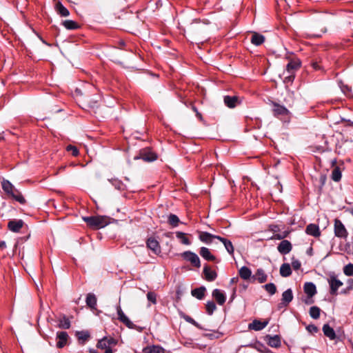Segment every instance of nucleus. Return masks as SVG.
Returning a JSON list of instances; mask_svg holds the SVG:
<instances>
[{"label": "nucleus", "mask_w": 353, "mask_h": 353, "mask_svg": "<svg viewBox=\"0 0 353 353\" xmlns=\"http://www.w3.org/2000/svg\"><path fill=\"white\" fill-rule=\"evenodd\" d=\"M347 284L348 286L347 288V290L344 291V292H346V291H349L350 290H353V279H350L347 280Z\"/></svg>", "instance_id": "52"}, {"label": "nucleus", "mask_w": 353, "mask_h": 353, "mask_svg": "<svg viewBox=\"0 0 353 353\" xmlns=\"http://www.w3.org/2000/svg\"><path fill=\"white\" fill-rule=\"evenodd\" d=\"M196 117H197L198 118H199L200 119H202V116H201V114L199 112H197V114H196Z\"/></svg>", "instance_id": "59"}, {"label": "nucleus", "mask_w": 353, "mask_h": 353, "mask_svg": "<svg viewBox=\"0 0 353 353\" xmlns=\"http://www.w3.org/2000/svg\"><path fill=\"white\" fill-rule=\"evenodd\" d=\"M239 273L241 278L244 280L249 279L252 275V272L250 269L245 266L242 267L239 270Z\"/></svg>", "instance_id": "32"}, {"label": "nucleus", "mask_w": 353, "mask_h": 353, "mask_svg": "<svg viewBox=\"0 0 353 353\" xmlns=\"http://www.w3.org/2000/svg\"><path fill=\"white\" fill-rule=\"evenodd\" d=\"M305 293L309 296V298H312L316 293V288L315 285L313 283L307 282L305 283L303 287Z\"/></svg>", "instance_id": "19"}, {"label": "nucleus", "mask_w": 353, "mask_h": 353, "mask_svg": "<svg viewBox=\"0 0 353 353\" xmlns=\"http://www.w3.org/2000/svg\"><path fill=\"white\" fill-rule=\"evenodd\" d=\"M206 312L209 315H212L214 310L216 309V306L213 301H208L205 305Z\"/></svg>", "instance_id": "42"}, {"label": "nucleus", "mask_w": 353, "mask_h": 353, "mask_svg": "<svg viewBox=\"0 0 353 353\" xmlns=\"http://www.w3.org/2000/svg\"><path fill=\"white\" fill-rule=\"evenodd\" d=\"M300 66V62L299 61H291L286 66L287 72L290 74L289 78L291 77V74L294 70L298 69Z\"/></svg>", "instance_id": "30"}, {"label": "nucleus", "mask_w": 353, "mask_h": 353, "mask_svg": "<svg viewBox=\"0 0 353 353\" xmlns=\"http://www.w3.org/2000/svg\"><path fill=\"white\" fill-rule=\"evenodd\" d=\"M205 292V288L202 286L192 290V295L196 299L201 300L203 299Z\"/></svg>", "instance_id": "29"}, {"label": "nucleus", "mask_w": 353, "mask_h": 353, "mask_svg": "<svg viewBox=\"0 0 353 353\" xmlns=\"http://www.w3.org/2000/svg\"><path fill=\"white\" fill-rule=\"evenodd\" d=\"M56 9L58 13L62 17H68L70 14L68 10L64 7L61 2L57 3Z\"/></svg>", "instance_id": "34"}, {"label": "nucleus", "mask_w": 353, "mask_h": 353, "mask_svg": "<svg viewBox=\"0 0 353 353\" xmlns=\"http://www.w3.org/2000/svg\"><path fill=\"white\" fill-rule=\"evenodd\" d=\"M68 338V334H67V332H58L57 336V342L56 344L57 347L58 348H62L63 347H64L67 343Z\"/></svg>", "instance_id": "14"}, {"label": "nucleus", "mask_w": 353, "mask_h": 353, "mask_svg": "<svg viewBox=\"0 0 353 353\" xmlns=\"http://www.w3.org/2000/svg\"><path fill=\"white\" fill-rule=\"evenodd\" d=\"M203 272L205 279L209 281H212L216 278V273L214 271L210 270V268L208 265H205L204 267Z\"/></svg>", "instance_id": "27"}, {"label": "nucleus", "mask_w": 353, "mask_h": 353, "mask_svg": "<svg viewBox=\"0 0 353 353\" xmlns=\"http://www.w3.org/2000/svg\"><path fill=\"white\" fill-rule=\"evenodd\" d=\"M90 353H98L97 350H92V349H90Z\"/></svg>", "instance_id": "58"}, {"label": "nucleus", "mask_w": 353, "mask_h": 353, "mask_svg": "<svg viewBox=\"0 0 353 353\" xmlns=\"http://www.w3.org/2000/svg\"><path fill=\"white\" fill-rule=\"evenodd\" d=\"M145 353H164V350L160 346L153 345L145 349Z\"/></svg>", "instance_id": "37"}, {"label": "nucleus", "mask_w": 353, "mask_h": 353, "mask_svg": "<svg viewBox=\"0 0 353 353\" xmlns=\"http://www.w3.org/2000/svg\"><path fill=\"white\" fill-rule=\"evenodd\" d=\"M280 274L283 277L289 276L292 274V270L290 264H282L280 268Z\"/></svg>", "instance_id": "33"}, {"label": "nucleus", "mask_w": 353, "mask_h": 353, "mask_svg": "<svg viewBox=\"0 0 353 353\" xmlns=\"http://www.w3.org/2000/svg\"><path fill=\"white\" fill-rule=\"evenodd\" d=\"M293 299V294L291 289H288L282 294L281 303L280 305L287 306Z\"/></svg>", "instance_id": "17"}, {"label": "nucleus", "mask_w": 353, "mask_h": 353, "mask_svg": "<svg viewBox=\"0 0 353 353\" xmlns=\"http://www.w3.org/2000/svg\"><path fill=\"white\" fill-rule=\"evenodd\" d=\"M216 235H213L209 232H202L200 233L199 239L205 243H211L212 239H216Z\"/></svg>", "instance_id": "26"}, {"label": "nucleus", "mask_w": 353, "mask_h": 353, "mask_svg": "<svg viewBox=\"0 0 353 353\" xmlns=\"http://www.w3.org/2000/svg\"><path fill=\"white\" fill-rule=\"evenodd\" d=\"M112 185L115 187V188L120 190L121 189L123 184L120 181L118 180H112Z\"/></svg>", "instance_id": "50"}, {"label": "nucleus", "mask_w": 353, "mask_h": 353, "mask_svg": "<svg viewBox=\"0 0 353 353\" xmlns=\"http://www.w3.org/2000/svg\"><path fill=\"white\" fill-rule=\"evenodd\" d=\"M181 256L184 259L190 261L191 264L196 268H200L201 261L197 254L191 252L185 251L181 254Z\"/></svg>", "instance_id": "5"}, {"label": "nucleus", "mask_w": 353, "mask_h": 353, "mask_svg": "<svg viewBox=\"0 0 353 353\" xmlns=\"http://www.w3.org/2000/svg\"><path fill=\"white\" fill-rule=\"evenodd\" d=\"M176 236L178 239H179L182 243L185 245H190V240L185 236V234L182 232H176Z\"/></svg>", "instance_id": "41"}, {"label": "nucleus", "mask_w": 353, "mask_h": 353, "mask_svg": "<svg viewBox=\"0 0 353 353\" xmlns=\"http://www.w3.org/2000/svg\"><path fill=\"white\" fill-rule=\"evenodd\" d=\"M343 273L346 276H353V264L349 263L343 268Z\"/></svg>", "instance_id": "44"}, {"label": "nucleus", "mask_w": 353, "mask_h": 353, "mask_svg": "<svg viewBox=\"0 0 353 353\" xmlns=\"http://www.w3.org/2000/svg\"><path fill=\"white\" fill-rule=\"evenodd\" d=\"M288 235V232H284L283 234H276L274 235H273L270 239H278V240H282L284 238L287 237V236Z\"/></svg>", "instance_id": "47"}, {"label": "nucleus", "mask_w": 353, "mask_h": 353, "mask_svg": "<svg viewBox=\"0 0 353 353\" xmlns=\"http://www.w3.org/2000/svg\"><path fill=\"white\" fill-rule=\"evenodd\" d=\"M268 321H264L262 322L259 320L255 319L248 325V328L255 331H260L264 329L268 325Z\"/></svg>", "instance_id": "10"}, {"label": "nucleus", "mask_w": 353, "mask_h": 353, "mask_svg": "<svg viewBox=\"0 0 353 353\" xmlns=\"http://www.w3.org/2000/svg\"><path fill=\"white\" fill-rule=\"evenodd\" d=\"M23 221L21 219L12 220L8 222V227L9 230L14 232H18L22 228Z\"/></svg>", "instance_id": "12"}, {"label": "nucleus", "mask_w": 353, "mask_h": 353, "mask_svg": "<svg viewBox=\"0 0 353 353\" xmlns=\"http://www.w3.org/2000/svg\"><path fill=\"white\" fill-rule=\"evenodd\" d=\"M134 159H141L145 161L151 162L155 161L157 159V156L150 150L144 149L141 151L140 157H135Z\"/></svg>", "instance_id": "6"}, {"label": "nucleus", "mask_w": 353, "mask_h": 353, "mask_svg": "<svg viewBox=\"0 0 353 353\" xmlns=\"http://www.w3.org/2000/svg\"><path fill=\"white\" fill-rule=\"evenodd\" d=\"M264 288L265 289V290L270 293L271 295H273L276 293V285L272 283H268V284H265L264 285Z\"/></svg>", "instance_id": "43"}, {"label": "nucleus", "mask_w": 353, "mask_h": 353, "mask_svg": "<svg viewBox=\"0 0 353 353\" xmlns=\"http://www.w3.org/2000/svg\"><path fill=\"white\" fill-rule=\"evenodd\" d=\"M336 163V160L334 159L332 161V165L334 167V168L332 172L331 178L333 181L338 182L341 180L342 175H341V169L340 168V167L336 166L335 165Z\"/></svg>", "instance_id": "15"}, {"label": "nucleus", "mask_w": 353, "mask_h": 353, "mask_svg": "<svg viewBox=\"0 0 353 353\" xmlns=\"http://www.w3.org/2000/svg\"><path fill=\"white\" fill-rule=\"evenodd\" d=\"M67 150L68 151H72V155L74 156V157L77 156L78 154H79L78 149L75 146H73V145H68L67 147Z\"/></svg>", "instance_id": "48"}, {"label": "nucleus", "mask_w": 353, "mask_h": 353, "mask_svg": "<svg viewBox=\"0 0 353 353\" xmlns=\"http://www.w3.org/2000/svg\"><path fill=\"white\" fill-rule=\"evenodd\" d=\"M192 110L194 112H196V114H197V112H199L197 108L195 106H192Z\"/></svg>", "instance_id": "57"}, {"label": "nucleus", "mask_w": 353, "mask_h": 353, "mask_svg": "<svg viewBox=\"0 0 353 353\" xmlns=\"http://www.w3.org/2000/svg\"><path fill=\"white\" fill-rule=\"evenodd\" d=\"M303 301L305 304H307V305L312 304L313 303L312 298H309V296H307V298L306 299H305Z\"/></svg>", "instance_id": "54"}, {"label": "nucleus", "mask_w": 353, "mask_h": 353, "mask_svg": "<svg viewBox=\"0 0 353 353\" xmlns=\"http://www.w3.org/2000/svg\"><path fill=\"white\" fill-rule=\"evenodd\" d=\"M265 341L272 347H279L281 345V336L279 335H266L264 338Z\"/></svg>", "instance_id": "7"}, {"label": "nucleus", "mask_w": 353, "mask_h": 353, "mask_svg": "<svg viewBox=\"0 0 353 353\" xmlns=\"http://www.w3.org/2000/svg\"><path fill=\"white\" fill-rule=\"evenodd\" d=\"M306 328L307 330L310 333H316L318 332L317 327L313 324L309 325Z\"/></svg>", "instance_id": "49"}, {"label": "nucleus", "mask_w": 353, "mask_h": 353, "mask_svg": "<svg viewBox=\"0 0 353 353\" xmlns=\"http://www.w3.org/2000/svg\"><path fill=\"white\" fill-rule=\"evenodd\" d=\"M1 186L3 191L10 197L15 199L21 204L26 203L23 195L17 190L14 186L8 180L3 179L1 181Z\"/></svg>", "instance_id": "1"}, {"label": "nucleus", "mask_w": 353, "mask_h": 353, "mask_svg": "<svg viewBox=\"0 0 353 353\" xmlns=\"http://www.w3.org/2000/svg\"><path fill=\"white\" fill-rule=\"evenodd\" d=\"M183 318L187 322L192 324L193 325H194L195 327H196L199 329H202L201 326L196 321H195L192 317L185 315L183 316Z\"/></svg>", "instance_id": "46"}, {"label": "nucleus", "mask_w": 353, "mask_h": 353, "mask_svg": "<svg viewBox=\"0 0 353 353\" xmlns=\"http://www.w3.org/2000/svg\"><path fill=\"white\" fill-rule=\"evenodd\" d=\"M323 332L324 335L328 337L330 340H335L339 339L335 333V331L328 324H325L323 326Z\"/></svg>", "instance_id": "16"}, {"label": "nucleus", "mask_w": 353, "mask_h": 353, "mask_svg": "<svg viewBox=\"0 0 353 353\" xmlns=\"http://www.w3.org/2000/svg\"><path fill=\"white\" fill-rule=\"evenodd\" d=\"M216 239L219 240L221 242L223 243V244L224 245L227 252L230 254H233L234 253V246L232 243V242L225 238H223L221 236H216Z\"/></svg>", "instance_id": "24"}, {"label": "nucleus", "mask_w": 353, "mask_h": 353, "mask_svg": "<svg viewBox=\"0 0 353 353\" xmlns=\"http://www.w3.org/2000/svg\"><path fill=\"white\" fill-rule=\"evenodd\" d=\"M321 310L317 306H312L310 309V315L314 319H317L320 316Z\"/></svg>", "instance_id": "38"}, {"label": "nucleus", "mask_w": 353, "mask_h": 353, "mask_svg": "<svg viewBox=\"0 0 353 353\" xmlns=\"http://www.w3.org/2000/svg\"><path fill=\"white\" fill-rule=\"evenodd\" d=\"M350 213H351V214L353 216V208H352V209H351V210H350Z\"/></svg>", "instance_id": "63"}, {"label": "nucleus", "mask_w": 353, "mask_h": 353, "mask_svg": "<svg viewBox=\"0 0 353 353\" xmlns=\"http://www.w3.org/2000/svg\"><path fill=\"white\" fill-rule=\"evenodd\" d=\"M59 327L63 329H69L70 327V320L65 316H63L59 321Z\"/></svg>", "instance_id": "36"}, {"label": "nucleus", "mask_w": 353, "mask_h": 353, "mask_svg": "<svg viewBox=\"0 0 353 353\" xmlns=\"http://www.w3.org/2000/svg\"><path fill=\"white\" fill-rule=\"evenodd\" d=\"M305 232L311 236H313L314 237H318L321 235V232L319 230V228L316 224H309L305 229Z\"/></svg>", "instance_id": "18"}, {"label": "nucleus", "mask_w": 353, "mask_h": 353, "mask_svg": "<svg viewBox=\"0 0 353 353\" xmlns=\"http://www.w3.org/2000/svg\"><path fill=\"white\" fill-rule=\"evenodd\" d=\"M255 279H256L260 283H265L267 281L268 276L262 269H258L254 275Z\"/></svg>", "instance_id": "28"}, {"label": "nucleus", "mask_w": 353, "mask_h": 353, "mask_svg": "<svg viewBox=\"0 0 353 353\" xmlns=\"http://www.w3.org/2000/svg\"><path fill=\"white\" fill-rule=\"evenodd\" d=\"M334 234L336 236L343 239L346 238L348 234L345 225L338 219L334 220Z\"/></svg>", "instance_id": "4"}, {"label": "nucleus", "mask_w": 353, "mask_h": 353, "mask_svg": "<svg viewBox=\"0 0 353 353\" xmlns=\"http://www.w3.org/2000/svg\"><path fill=\"white\" fill-rule=\"evenodd\" d=\"M83 219L89 226L95 229L104 228L110 223V218L106 216H85Z\"/></svg>", "instance_id": "2"}, {"label": "nucleus", "mask_w": 353, "mask_h": 353, "mask_svg": "<svg viewBox=\"0 0 353 353\" xmlns=\"http://www.w3.org/2000/svg\"><path fill=\"white\" fill-rule=\"evenodd\" d=\"M171 234H172V233H167L165 235H166L168 237H170Z\"/></svg>", "instance_id": "62"}, {"label": "nucleus", "mask_w": 353, "mask_h": 353, "mask_svg": "<svg viewBox=\"0 0 353 353\" xmlns=\"http://www.w3.org/2000/svg\"><path fill=\"white\" fill-rule=\"evenodd\" d=\"M78 339L80 341H86L90 338V334L88 331H79L76 333Z\"/></svg>", "instance_id": "40"}, {"label": "nucleus", "mask_w": 353, "mask_h": 353, "mask_svg": "<svg viewBox=\"0 0 353 353\" xmlns=\"http://www.w3.org/2000/svg\"><path fill=\"white\" fill-rule=\"evenodd\" d=\"M236 280H237V279H236V278H233V279H231L230 282H231L232 283H235Z\"/></svg>", "instance_id": "60"}, {"label": "nucleus", "mask_w": 353, "mask_h": 353, "mask_svg": "<svg viewBox=\"0 0 353 353\" xmlns=\"http://www.w3.org/2000/svg\"><path fill=\"white\" fill-rule=\"evenodd\" d=\"M292 266L294 270H297L301 268V263L298 260H294L292 262Z\"/></svg>", "instance_id": "51"}, {"label": "nucleus", "mask_w": 353, "mask_h": 353, "mask_svg": "<svg viewBox=\"0 0 353 353\" xmlns=\"http://www.w3.org/2000/svg\"><path fill=\"white\" fill-rule=\"evenodd\" d=\"M108 338L104 337L103 339L99 341L97 343V347L101 350H104V353H112V350L108 344Z\"/></svg>", "instance_id": "20"}, {"label": "nucleus", "mask_w": 353, "mask_h": 353, "mask_svg": "<svg viewBox=\"0 0 353 353\" xmlns=\"http://www.w3.org/2000/svg\"><path fill=\"white\" fill-rule=\"evenodd\" d=\"M147 246L154 254H158L161 253V248L159 243L156 239L153 238L148 239L147 241Z\"/></svg>", "instance_id": "13"}, {"label": "nucleus", "mask_w": 353, "mask_h": 353, "mask_svg": "<svg viewBox=\"0 0 353 353\" xmlns=\"http://www.w3.org/2000/svg\"><path fill=\"white\" fill-rule=\"evenodd\" d=\"M148 300L151 302L152 304L157 303V294L154 292H149L147 294Z\"/></svg>", "instance_id": "45"}, {"label": "nucleus", "mask_w": 353, "mask_h": 353, "mask_svg": "<svg viewBox=\"0 0 353 353\" xmlns=\"http://www.w3.org/2000/svg\"><path fill=\"white\" fill-rule=\"evenodd\" d=\"M6 247V242L3 241H0V248L4 249Z\"/></svg>", "instance_id": "55"}, {"label": "nucleus", "mask_w": 353, "mask_h": 353, "mask_svg": "<svg viewBox=\"0 0 353 353\" xmlns=\"http://www.w3.org/2000/svg\"><path fill=\"white\" fill-rule=\"evenodd\" d=\"M312 65H313V68H314V69H316V70H318V69H319V68H320V67H319V64H318L317 63H314L312 64Z\"/></svg>", "instance_id": "56"}, {"label": "nucleus", "mask_w": 353, "mask_h": 353, "mask_svg": "<svg viewBox=\"0 0 353 353\" xmlns=\"http://www.w3.org/2000/svg\"><path fill=\"white\" fill-rule=\"evenodd\" d=\"M200 255L207 261H214L215 256L210 252V250L205 247H202L199 252Z\"/></svg>", "instance_id": "25"}, {"label": "nucleus", "mask_w": 353, "mask_h": 353, "mask_svg": "<svg viewBox=\"0 0 353 353\" xmlns=\"http://www.w3.org/2000/svg\"><path fill=\"white\" fill-rule=\"evenodd\" d=\"M86 304L92 309H94L96 307L97 298L94 294H88L86 297Z\"/></svg>", "instance_id": "31"}, {"label": "nucleus", "mask_w": 353, "mask_h": 353, "mask_svg": "<svg viewBox=\"0 0 353 353\" xmlns=\"http://www.w3.org/2000/svg\"><path fill=\"white\" fill-rule=\"evenodd\" d=\"M265 41V37L259 33L254 32L252 38L251 43L254 46H260Z\"/></svg>", "instance_id": "22"}, {"label": "nucleus", "mask_w": 353, "mask_h": 353, "mask_svg": "<svg viewBox=\"0 0 353 353\" xmlns=\"http://www.w3.org/2000/svg\"><path fill=\"white\" fill-rule=\"evenodd\" d=\"M168 222L173 227H176L180 222L179 217L173 214H170L168 216Z\"/></svg>", "instance_id": "39"}, {"label": "nucleus", "mask_w": 353, "mask_h": 353, "mask_svg": "<svg viewBox=\"0 0 353 353\" xmlns=\"http://www.w3.org/2000/svg\"><path fill=\"white\" fill-rule=\"evenodd\" d=\"M325 30H325V28H323L322 29V32H325Z\"/></svg>", "instance_id": "64"}, {"label": "nucleus", "mask_w": 353, "mask_h": 353, "mask_svg": "<svg viewBox=\"0 0 353 353\" xmlns=\"http://www.w3.org/2000/svg\"><path fill=\"white\" fill-rule=\"evenodd\" d=\"M327 282L330 288V293L332 295H336L338 290L343 285V282L335 274L330 275L327 279Z\"/></svg>", "instance_id": "3"}, {"label": "nucleus", "mask_w": 353, "mask_h": 353, "mask_svg": "<svg viewBox=\"0 0 353 353\" xmlns=\"http://www.w3.org/2000/svg\"><path fill=\"white\" fill-rule=\"evenodd\" d=\"M212 296L219 305H223L225 302V295L219 289H215L212 292Z\"/></svg>", "instance_id": "21"}, {"label": "nucleus", "mask_w": 353, "mask_h": 353, "mask_svg": "<svg viewBox=\"0 0 353 353\" xmlns=\"http://www.w3.org/2000/svg\"><path fill=\"white\" fill-rule=\"evenodd\" d=\"M117 312L118 314V319L125 324L129 328H133V323L128 319V317L124 314L120 306L117 307Z\"/></svg>", "instance_id": "8"}, {"label": "nucleus", "mask_w": 353, "mask_h": 353, "mask_svg": "<svg viewBox=\"0 0 353 353\" xmlns=\"http://www.w3.org/2000/svg\"><path fill=\"white\" fill-rule=\"evenodd\" d=\"M62 24L68 30H75L79 28L77 23L72 20L63 21Z\"/></svg>", "instance_id": "35"}, {"label": "nucleus", "mask_w": 353, "mask_h": 353, "mask_svg": "<svg viewBox=\"0 0 353 353\" xmlns=\"http://www.w3.org/2000/svg\"><path fill=\"white\" fill-rule=\"evenodd\" d=\"M119 45H120V46H124V45H125L124 41H121L119 42Z\"/></svg>", "instance_id": "61"}, {"label": "nucleus", "mask_w": 353, "mask_h": 353, "mask_svg": "<svg viewBox=\"0 0 353 353\" xmlns=\"http://www.w3.org/2000/svg\"><path fill=\"white\" fill-rule=\"evenodd\" d=\"M273 113L275 116H285L288 115L290 112L289 110L283 105H281L276 103H273Z\"/></svg>", "instance_id": "11"}, {"label": "nucleus", "mask_w": 353, "mask_h": 353, "mask_svg": "<svg viewBox=\"0 0 353 353\" xmlns=\"http://www.w3.org/2000/svg\"><path fill=\"white\" fill-rule=\"evenodd\" d=\"M224 103L228 108H233L239 103V99L236 96H225L224 97Z\"/></svg>", "instance_id": "23"}, {"label": "nucleus", "mask_w": 353, "mask_h": 353, "mask_svg": "<svg viewBox=\"0 0 353 353\" xmlns=\"http://www.w3.org/2000/svg\"><path fill=\"white\" fill-rule=\"evenodd\" d=\"M108 344L110 346L115 345L117 344V341L112 338L108 339Z\"/></svg>", "instance_id": "53"}, {"label": "nucleus", "mask_w": 353, "mask_h": 353, "mask_svg": "<svg viewBox=\"0 0 353 353\" xmlns=\"http://www.w3.org/2000/svg\"><path fill=\"white\" fill-rule=\"evenodd\" d=\"M292 249V243L288 240H283L277 246V250L281 254H287Z\"/></svg>", "instance_id": "9"}]
</instances>
